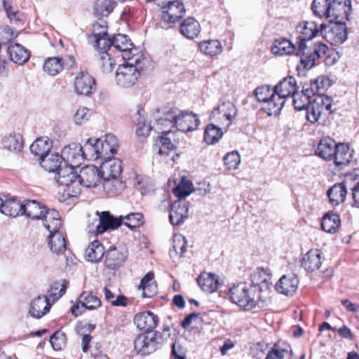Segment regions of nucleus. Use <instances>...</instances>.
<instances>
[{
    "instance_id": "6",
    "label": "nucleus",
    "mask_w": 359,
    "mask_h": 359,
    "mask_svg": "<svg viewBox=\"0 0 359 359\" xmlns=\"http://www.w3.org/2000/svg\"><path fill=\"white\" fill-rule=\"evenodd\" d=\"M163 339L159 332H147L139 334L134 341V348L137 354L148 355L163 344Z\"/></svg>"
},
{
    "instance_id": "45",
    "label": "nucleus",
    "mask_w": 359,
    "mask_h": 359,
    "mask_svg": "<svg viewBox=\"0 0 359 359\" xmlns=\"http://www.w3.org/2000/svg\"><path fill=\"white\" fill-rule=\"evenodd\" d=\"M102 179L103 189L109 196L118 194L124 189L123 183L118 177H102Z\"/></svg>"
},
{
    "instance_id": "49",
    "label": "nucleus",
    "mask_w": 359,
    "mask_h": 359,
    "mask_svg": "<svg viewBox=\"0 0 359 359\" xmlns=\"http://www.w3.org/2000/svg\"><path fill=\"white\" fill-rule=\"evenodd\" d=\"M198 47L202 53L208 56L219 55L222 51V46L218 40H205L198 43Z\"/></svg>"
},
{
    "instance_id": "11",
    "label": "nucleus",
    "mask_w": 359,
    "mask_h": 359,
    "mask_svg": "<svg viewBox=\"0 0 359 359\" xmlns=\"http://www.w3.org/2000/svg\"><path fill=\"white\" fill-rule=\"evenodd\" d=\"M95 214L99 217L98 223L95 230H90V232L102 234L108 230H114L123 224L122 216L115 217L109 211H97Z\"/></svg>"
},
{
    "instance_id": "43",
    "label": "nucleus",
    "mask_w": 359,
    "mask_h": 359,
    "mask_svg": "<svg viewBox=\"0 0 359 359\" xmlns=\"http://www.w3.org/2000/svg\"><path fill=\"white\" fill-rule=\"evenodd\" d=\"M198 284L203 291L208 293L216 291L219 285L217 276L211 273L201 274L198 278Z\"/></svg>"
},
{
    "instance_id": "63",
    "label": "nucleus",
    "mask_w": 359,
    "mask_h": 359,
    "mask_svg": "<svg viewBox=\"0 0 359 359\" xmlns=\"http://www.w3.org/2000/svg\"><path fill=\"white\" fill-rule=\"evenodd\" d=\"M311 101L305 95L297 92L292 97V104L295 110H305Z\"/></svg>"
},
{
    "instance_id": "16",
    "label": "nucleus",
    "mask_w": 359,
    "mask_h": 359,
    "mask_svg": "<svg viewBox=\"0 0 359 359\" xmlns=\"http://www.w3.org/2000/svg\"><path fill=\"white\" fill-rule=\"evenodd\" d=\"M74 90L77 94L89 96L96 89L95 81L87 72H79L74 79Z\"/></svg>"
},
{
    "instance_id": "13",
    "label": "nucleus",
    "mask_w": 359,
    "mask_h": 359,
    "mask_svg": "<svg viewBox=\"0 0 359 359\" xmlns=\"http://www.w3.org/2000/svg\"><path fill=\"white\" fill-rule=\"evenodd\" d=\"M102 179L101 168L90 165L83 168L79 175H78L77 182H79V187L83 185L86 187H95L97 186Z\"/></svg>"
},
{
    "instance_id": "9",
    "label": "nucleus",
    "mask_w": 359,
    "mask_h": 359,
    "mask_svg": "<svg viewBox=\"0 0 359 359\" xmlns=\"http://www.w3.org/2000/svg\"><path fill=\"white\" fill-rule=\"evenodd\" d=\"M158 6L161 8L162 21L168 25V27L178 22L186 13L184 5L178 0H164Z\"/></svg>"
},
{
    "instance_id": "56",
    "label": "nucleus",
    "mask_w": 359,
    "mask_h": 359,
    "mask_svg": "<svg viewBox=\"0 0 359 359\" xmlns=\"http://www.w3.org/2000/svg\"><path fill=\"white\" fill-rule=\"evenodd\" d=\"M116 63L107 52L99 53L98 65L104 74L112 72Z\"/></svg>"
},
{
    "instance_id": "29",
    "label": "nucleus",
    "mask_w": 359,
    "mask_h": 359,
    "mask_svg": "<svg viewBox=\"0 0 359 359\" xmlns=\"http://www.w3.org/2000/svg\"><path fill=\"white\" fill-rule=\"evenodd\" d=\"M102 177H118L122 172L121 161L111 157L104 159L100 164Z\"/></svg>"
},
{
    "instance_id": "57",
    "label": "nucleus",
    "mask_w": 359,
    "mask_h": 359,
    "mask_svg": "<svg viewBox=\"0 0 359 359\" xmlns=\"http://www.w3.org/2000/svg\"><path fill=\"white\" fill-rule=\"evenodd\" d=\"M122 217L123 224H124L130 229H134L137 227H139L144 223V217L142 214L140 212L130 213L126 216H122Z\"/></svg>"
},
{
    "instance_id": "46",
    "label": "nucleus",
    "mask_w": 359,
    "mask_h": 359,
    "mask_svg": "<svg viewBox=\"0 0 359 359\" xmlns=\"http://www.w3.org/2000/svg\"><path fill=\"white\" fill-rule=\"evenodd\" d=\"M104 255L103 245L98 241L92 242L86 250V259L88 262H98Z\"/></svg>"
},
{
    "instance_id": "2",
    "label": "nucleus",
    "mask_w": 359,
    "mask_h": 359,
    "mask_svg": "<svg viewBox=\"0 0 359 359\" xmlns=\"http://www.w3.org/2000/svg\"><path fill=\"white\" fill-rule=\"evenodd\" d=\"M125 61L126 63L120 65L116 70V80L118 86L128 88L133 86L144 72L148 60L143 54H137Z\"/></svg>"
},
{
    "instance_id": "60",
    "label": "nucleus",
    "mask_w": 359,
    "mask_h": 359,
    "mask_svg": "<svg viewBox=\"0 0 359 359\" xmlns=\"http://www.w3.org/2000/svg\"><path fill=\"white\" fill-rule=\"evenodd\" d=\"M292 351L286 348H271L264 359H291Z\"/></svg>"
},
{
    "instance_id": "15",
    "label": "nucleus",
    "mask_w": 359,
    "mask_h": 359,
    "mask_svg": "<svg viewBox=\"0 0 359 359\" xmlns=\"http://www.w3.org/2000/svg\"><path fill=\"white\" fill-rule=\"evenodd\" d=\"M101 306L100 299L91 292H82L76 304L74 305L71 309L72 313L78 316L82 313V311H79L80 308L84 309L93 310L99 308Z\"/></svg>"
},
{
    "instance_id": "36",
    "label": "nucleus",
    "mask_w": 359,
    "mask_h": 359,
    "mask_svg": "<svg viewBox=\"0 0 359 359\" xmlns=\"http://www.w3.org/2000/svg\"><path fill=\"white\" fill-rule=\"evenodd\" d=\"M22 210L23 203L15 198L2 200L0 212L7 217L15 218L22 215Z\"/></svg>"
},
{
    "instance_id": "38",
    "label": "nucleus",
    "mask_w": 359,
    "mask_h": 359,
    "mask_svg": "<svg viewBox=\"0 0 359 359\" xmlns=\"http://www.w3.org/2000/svg\"><path fill=\"white\" fill-rule=\"evenodd\" d=\"M162 136L159 137L154 146V149L158 150L159 155H168L169 152L175 150L177 146L168 137L172 133L170 130H161Z\"/></svg>"
},
{
    "instance_id": "1",
    "label": "nucleus",
    "mask_w": 359,
    "mask_h": 359,
    "mask_svg": "<svg viewBox=\"0 0 359 359\" xmlns=\"http://www.w3.org/2000/svg\"><path fill=\"white\" fill-rule=\"evenodd\" d=\"M118 140L113 134H107L104 139L88 138L82 146L84 160L96 161L109 158L116 154Z\"/></svg>"
},
{
    "instance_id": "62",
    "label": "nucleus",
    "mask_w": 359,
    "mask_h": 359,
    "mask_svg": "<svg viewBox=\"0 0 359 359\" xmlns=\"http://www.w3.org/2000/svg\"><path fill=\"white\" fill-rule=\"evenodd\" d=\"M254 95L258 102H264L272 96V89L269 85H263L255 88Z\"/></svg>"
},
{
    "instance_id": "8",
    "label": "nucleus",
    "mask_w": 359,
    "mask_h": 359,
    "mask_svg": "<svg viewBox=\"0 0 359 359\" xmlns=\"http://www.w3.org/2000/svg\"><path fill=\"white\" fill-rule=\"evenodd\" d=\"M327 50L328 46L321 42L314 43L312 48L301 43L299 53L302 65L305 69H310L314 66L316 60L325 55Z\"/></svg>"
},
{
    "instance_id": "61",
    "label": "nucleus",
    "mask_w": 359,
    "mask_h": 359,
    "mask_svg": "<svg viewBox=\"0 0 359 359\" xmlns=\"http://www.w3.org/2000/svg\"><path fill=\"white\" fill-rule=\"evenodd\" d=\"M225 165L229 170H236L241 163V157L238 151H233L226 154L223 158Z\"/></svg>"
},
{
    "instance_id": "10",
    "label": "nucleus",
    "mask_w": 359,
    "mask_h": 359,
    "mask_svg": "<svg viewBox=\"0 0 359 359\" xmlns=\"http://www.w3.org/2000/svg\"><path fill=\"white\" fill-rule=\"evenodd\" d=\"M327 27L326 24L321 23L318 25L315 21L300 22L296 27L297 43H306V41L313 39L319 34H323Z\"/></svg>"
},
{
    "instance_id": "18",
    "label": "nucleus",
    "mask_w": 359,
    "mask_h": 359,
    "mask_svg": "<svg viewBox=\"0 0 359 359\" xmlns=\"http://www.w3.org/2000/svg\"><path fill=\"white\" fill-rule=\"evenodd\" d=\"M175 127L179 131L187 133L196 130L200 123L198 116L191 111L179 109Z\"/></svg>"
},
{
    "instance_id": "35",
    "label": "nucleus",
    "mask_w": 359,
    "mask_h": 359,
    "mask_svg": "<svg viewBox=\"0 0 359 359\" xmlns=\"http://www.w3.org/2000/svg\"><path fill=\"white\" fill-rule=\"evenodd\" d=\"M181 34L189 39H194L201 33V28L199 22L194 18L189 17L180 24Z\"/></svg>"
},
{
    "instance_id": "33",
    "label": "nucleus",
    "mask_w": 359,
    "mask_h": 359,
    "mask_svg": "<svg viewBox=\"0 0 359 359\" xmlns=\"http://www.w3.org/2000/svg\"><path fill=\"white\" fill-rule=\"evenodd\" d=\"M353 158V151L346 144H337L333 161L338 167L343 168L349 164Z\"/></svg>"
},
{
    "instance_id": "14",
    "label": "nucleus",
    "mask_w": 359,
    "mask_h": 359,
    "mask_svg": "<svg viewBox=\"0 0 359 359\" xmlns=\"http://www.w3.org/2000/svg\"><path fill=\"white\" fill-rule=\"evenodd\" d=\"M112 46L119 52H121V56L124 60L130 59L131 57L137 54H142L136 48H133V44L128 36L118 34L112 39Z\"/></svg>"
},
{
    "instance_id": "64",
    "label": "nucleus",
    "mask_w": 359,
    "mask_h": 359,
    "mask_svg": "<svg viewBox=\"0 0 359 359\" xmlns=\"http://www.w3.org/2000/svg\"><path fill=\"white\" fill-rule=\"evenodd\" d=\"M90 115L89 109L86 107H80L74 114V123L77 125H82L89 120Z\"/></svg>"
},
{
    "instance_id": "31",
    "label": "nucleus",
    "mask_w": 359,
    "mask_h": 359,
    "mask_svg": "<svg viewBox=\"0 0 359 359\" xmlns=\"http://www.w3.org/2000/svg\"><path fill=\"white\" fill-rule=\"evenodd\" d=\"M321 255L318 249L309 250L302 258V267L309 273L318 269L322 264Z\"/></svg>"
},
{
    "instance_id": "20",
    "label": "nucleus",
    "mask_w": 359,
    "mask_h": 359,
    "mask_svg": "<svg viewBox=\"0 0 359 359\" xmlns=\"http://www.w3.org/2000/svg\"><path fill=\"white\" fill-rule=\"evenodd\" d=\"M299 281L294 273L283 275L276 284V290L285 296H292L298 288Z\"/></svg>"
},
{
    "instance_id": "52",
    "label": "nucleus",
    "mask_w": 359,
    "mask_h": 359,
    "mask_svg": "<svg viewBox=\"0 0 359 359\" xmlns=\"http://www.w3.org/2000/svg\"><path fill=\"white\" fill-rule=\"evenodd\" d=\"M323 79H317L311 81L309 83H306L299 93L305 95L310 100V98L316 95H322L323 91Z\"/></svg>"
},
{
    "instance_id": "34",
    "label": "nucleus",
    "mask_w": 359,
    "mask_h": 359,
    "mask_svg": "<svg viewBox=\"0 0 359 359\" xmlns=\"http://www.w3.org/2000/svg\"><path fill=\"white\" fill-rule=\"evenodd\" d=\"M44 227L49 233H55L60 231L62 225L61 217L58 211L54 209H48L41 219Z\"/></svg>"
},
{
    "instance_id": "54",
    "label": "nucleus",
    "mask_w": 359,
    "mask_h": 359,
    "mask_svg": "<svg viewBox=\"0 0 359 359\" xmlns=\"http://www.w3.org/2000/svg\"><path fill=\"white\" fill-rule=\"evenodd\" d=\"M222 129L214 124H209L206 126L204 132V140L209 144L217 142L222 137Z\"/></svg>"
},
{
    "instance_id": "48",
    "label": "nucleus",
    "mask_w": 359,
    "mask_h": 359,
    "mask_svg": "<svg viewBox=\"0 0 359 359\" xmlns=\"http://www.w3.org/2000/svg\"><path fill=\"white\" fill-rule=\"evenodd\" d=\"M2 144L5 149L15 153L20 152L24 144L22 136L20 133L6 136L3 139Z\"/></svg>"
},
{
    "instance_id": "55",
    "label": "nucleus",
    "mask_w": 359,
    "mask_h": 359,
    "mask_svg": "<svg viewBox=\"0 0 359 359\" xmlns=\"http://www.w3.org/2000/svg\"><path fill=\"white\" fill-rule=\"evenodd\" d=\"M67 283L65 280L62 282H54L48 290L50 299L53 302L59 299L66 292Z\"/></svg>"
},
{
    "instance_id": "53",
    "label": "nucleus",
    "mask_w": 359,
    "mask_h": 359,
    "mask_svg": "<svg viewBox=\"0 0 359 359\" xmlns=\"http://www.w3.org/2000/svg\"><path fill=\"white\" fill-rule=\"evenodd\" d=\"M193 191L194 187L191 181L184 177L179 184L173 189V194L181 201L188 196Z\"/></svg>"
},
{
    "instance_id": "7",
    "label": "nucleus",
    "mask_w": 359,
    "mask_h": 359,
    "mask_svg": "<svg viewBox=\"0 0 359 359\" xmlns=\"http://www.w3.org/2000/svg\"><path fill=\"white\" fill-rule=\"evenodd\" d=\"M332 102L331 97L325 95H317L308 104L306 110V118L308 121L314 123L323 114L328 116L332 113Z\"/></svg>"
},
{
    "instance_id": "40",
    "label": "nucleus",
    "mask_w": 359,
    "mask_h": 359,
    "mask_svg": "<svg viewBox=\"0 0 359 359\" xmlns=\"http://www.w3.org/2000/svg\"><path fill=\"white\" fill-rule=\"evenodd\" d=\"M40 161V165L48 172H56L63 165L61 155L57 153H48L43 156Z\"/></svg>"
},
{
    "instance_id": "32",
    "label": "nucleus",
    "mask_w": 359,
    "mask_h": 359,
    "mask_svg": "<svg viewBox=\"0 0 359 359\" xmlns=\"http://www.w3.org/2000/svg\"><path fill=\"white\" fill-rule=\"evenodd\" d=\"M10 60L15 64L23 65L30 57L29 51L20 43H11L8 48Z\"/></svg>"
},
{
    "instance_id": "59",
    "label": "nucleus",
    "mask_w": 359,
    "mask_h": 359,
    "mask_svg": "<svg viewBox=\"0 0 359 359\" xmlns=\"http://www.w3.org/2000/svg\"><path fill=\"white\" fill-rule=\"evenodd\" d=\"M50 343L55 351L62 349L67 344L66 334L60 331H57L50 337Z\"/></svg>"
},
{
    "instance_id": "39",
    "label": "nucleus",
    "mask_w": 359,
    "mask_h": 359,
    "mask_svg": "<svg viewBox=\"0 0 359 359\" xmlns=\"http://www.w3.org/2000/svg\"><path fill=\"white\" fill-rule=\"evenodd\" d=\"M139 289L142 290V297L151 298L157 293V285L154 280V273L148 272L141 280Z\"/></svg>"
},
{
    "instance_id": "41",
    "label": "nucleus",
    "mask_w": 359,
    "mask_h": 359,
    "mask_svg": "<svg viewBox=\"0 0 359 359\" xmlns=\"http://www.w3.org/2000/svg\"><path fill=\"white\" fill-rule=\"evenodd\" d=\"M48 245L50 250L56 254L65 252L67 248V242L63 233L61 231L50 233Z\"/></svg>"
},
{
    "instance_id": "50",
    "label": "nucleus",
    "mask_w": 359,
    "mask_h": 359,
    "mask_svg": "<svg viewBox=\"0 0 359 359\" xmlns=\"http://www.w3.org/2000/svg\"><path fill=\"white\" fill-rule=\"evenodd\" d=\"M115 0H96L94 4V14L97 16H108L115 8Z\"/></svg>"
},
{
    "instance_id": "24",
    "label": "nucleus",
    "mask_w": 359,
    "mask_h": 359,
    "mask_svg": "<svg viewBox=\"0 0 359 359\" xmlns=\"http://www.w3.org/2000/svg\"><path fill=\"white\" fill-rule=\"evenodd\" d=\"M127 257V250L123 248H110L107 253L104 260L106 267L114 269L121 266Z\"/></svg>"
},
{
    "instance_id": "4",
    "label": "nucleus",
    "mask_w": 359,
    "mask_h": 359,
    "mask_svg": "<svg viewBox=\"0 0 359 359\" xmlns=\"http://www.w3.org/2000/svg\"><path fill=\"white\" fill-rule=\"evenodd\" d=\"M257 291L247 283H240L229 290V296L233 303L245 311L255 307L256 299L259 297Z\"/></svg>"
},
{
    "instance_id": "3",
    "label": "nucleus",
    "mask_w": 359,
    "mask_h": 359,
    "mask_svg": "<svg viewBox=\"0 0 359 359\" xmlns=\"http://www.w3.org/2000/svg\"><path fill=\"white\" fill-rule=\"evenodd\" d=\"M311 9L315 16L320 18L349 19L351 13V0H313Z\"/></svg>"
},
{
    "instance_id": "23",
    "label": "nucleus",
    "mask_w": 359,
    "mask_h": 359,
    "mask_svg": "<svg viewBox=\"0 0 359 359\" xmlns=\"http://www.w3.org/2000/svg\"><path fill=\"white\" fill-rule=\"evenodd\" d=\"M271 275L263 268L256 269L251 275V286L255 289L257 292H264L267 290L272 285Z\"/></svg>"
},
{
    "instance_id": "51",
    "label": "nucleus",
    "mask_w": 359,
    "mask_h": 359,
    "mask_svg": "<svg viewBox=\"0 0 359 359\" xmlns=\"http://www.w3.org/2000/svg\"><path fill=\"white\" fill-rule=\"evenodd\" d=\"M278 95L272 91V96L264 103L265 104L263 109L269 115H276L278 114L285 104V100L278 98Z\"/></svg>"
},
{
    "instance_id": "25",
    "label": "nucleus",
    "mask_w": 359,
    "mask_h": 359,
    "mask_svg": "<svg viewBox=\"0 0 359 359\" xmlns=\"http://www.w3.org/2000/svg\"><path fill=\"white\" fill-rule=\"evenodd\" d=\"M158 322V318L151 311H144L136 314L134 317V323L137 327L145 332H152Z\"/></svg>"
},
{
    "instance_id": "26",
    "label": "nucleus",
    "mask_w": 359,
    "mask_h": 359,
    "mask_svg": "<svg viewBox=\"0 0 359 359\" xmlns=\"http://www.w3.org/2000/svg\"><path fill=\"white\" fill-rule=\"evenodd\" d=\"M49 301L50 299L46 296H38L34 298L30 303L29 315L36 319L42 318L50 311L51 304Z\"/></svg>"
},
{
    "instance_id": "58",
    "label": "nucleus",
    "mask_w": 359,
    "mask_h": 359,
    "mask_svg": "<svg viewBox=\"0 0 359 359\" xmlns=\"http://www.w3.org/2000/svg\"><path fill=\"white\" fill-rule=\"evenodd\" d=\"M330 37H333L334 42L336 43H342L347 39L346 27L344 25H334L329 31Z\"/></svg>"
},
{
    "instance_id": "12",
    "label": "nucleus",
    "mask_w": 359,
    "mask_h": 359,
    "mask_svg": "<svg viewBox=\"0 0 359 359\" xmlns=\"http://www.w3.org/2000/svg\"><path fill=\"white\" fill-rule=\"evenodd\" d=\"M61 157L65 165L79 167L84 161L82 146L76 143L65 146L62 151Z\"/></svg>"
},
{
    "instance_id": "21",
    "label": "nucleus",
    "mask_w": 359,
    "mask_h": 359,
    "mask_svg": "<svg viewBox=\"0 0 359 359\" xmlns=\"http://www.w3.org/2000/svg\"><path fill=\"white\" fill-rule=\"evenodd\" d=\"M74 64V60L72 57H69L68 60L60 57H48L44 62L43 70L50 76H55L62 72L65 65L71 67Z\"/></svg>"
},
{
    "instance_id": "19",
    "label": "nucleus",
    "mask_w": 359,
    "mask_h": 359,
    "mask_svg": "<svg viewBox=\"0 0 359 359\" xmlns=\"http://www.w3.org/2000/svg\"><path fill=\"white\" fill-rule=\"evenodd\" d=\"M272 91L278 96V99L282 100L285 101L287 97H293L297 92L295 78L287 76L283 79L273 88Z\"/></svg>"
},
{
    "instance_id": "28",
    "label": "nucleus",
    "mask_w": 359,
    "mask_h": 359,
    "mask_svg": "<svg viewBox=\"0 0 359 359\" xmlns=\"http://www.w3.org/2000/svg\"><path fill=\"white\" fill-rule=\"evenodd\" d=\"M299 49V43L294 44L287 39H280L275 40L271 47V52L277 55L295 54L300 57Z\"/></svg>"
},
{
    "instance_id": "47",
    "label": "nucleus",
    "mask_w": 359,
    "mask_h": 359,
    "mask_svg": "<svg viewBox=\"0 0 359 359\" xmlns=\"http://www.w3.org/2000/svg\"><path fill=\"white\" fill-rule=\"evenodd\" d=\"M51 147L52 143L48 139L40 137L31 144L30 151L34 155L39 156L41 160L43 156L50 153Z\"/></svg>"
},
{
    "instance_id": "30",
    "label": "nucleus",
    "mask_w": 359,
    "mask_h": 359,
    "mask_svg": "<svg viewBox=\"0 0 359 359\" xmlns=\"http://www.w3.org/2000/svg\"><path fill=\"white\" fill-rule=\"evenodd\" d=\"M336 142L330 137L321 139L315 151L316 154L325 161H332L336 149Z\"/></svg>"
},
{
    "instance_id": "42",
    "label": "nucleus",
    "mask_w": 359,
    "mask_h": 359,
    "mask_svg": "<svg viewBox=\"0 0 359 359\" xmlns=\"http://www.w3.org/2000/svg\"><path fill=\"white\" fill-rule=\"evenodd\" d=\"M330 202L333 205H337L345 201L347 190L344 183H337L330 188L327 192Z\"/></svg>"
},
{
    "instance_id": "5",
    "label": "nucleus",
    "mask_w": 359,
    "mask_h": 359,
    "mask_svg": "<svg viewBox=\"0 0 359 359\" xmlns=\"http://www.w3.org/2000/svg\"><path fill=\"white\" fill-rule=\"evenodd\" d=\"M76 167L64 164L55 172V178L60 186L65 187L64 195L68 198L77 197L81 193L78 175L74 170Z\"/></svg>"
},
{
    "instance_id": "37",
    "label": "nucleus",
    "mask_w": 359,
    "mask_h": 359,
    "mask_svg": "<svg viewBox=\"0 0 359 359\" xmlns=\"http://www.w3.org/2000/svg\"><path fill=\"white\" fill-rule=\"evenodd\" d=\"M222 115L228 121L227 126L231 125L237 115V109L234 104L230 101H226L219 105L211 114V117Z\"/></svg>"
},
{
    "instance_id": "22",
    "label": "nucleus",
    "mask_w": 359,
    "mask_h": 359,
    "mask_svg": "<svg viewBox=\"0 0 359 359\" xmlns=\"http://www.w3.org/2000/svg\"><path fill=\"white\" fill-rule=\"evenodd\" d=\"M189 206L180 200L175 201L170 208L169 219L173 226H180L188 218Z\"/></svg>"
},
{
    "instance_id": "44",
    "label": "nucleus",
    "mask_w": 359,
    "mask_h": 359,
    "mask_svg": "<svg viewBox=\"0 0 359 359\" xmlns=\"http://www.w3.org/2000/svg\"><path fill=\"white\" fill-rule=\"evenodd\" d=\"M341 225L340 217L337 213L329 212L323 217L322 229L327 233H334Z\"/></svg>"
},
{
    "instance_id": "27",
    "label": "nucleus",
    "mask_w": 359,
    "mask_h": 359,
    "mask_svg": "<svg viewBox=\"0 0 359 359\" xmlns=\"http://www.w3.org/2000/svg\"><path fill=\"white\" fill-rule=\"evenodd\" d=\"M47 210L43 204L37 201L27 200L23 202L22 215L34 220H41Z\"/></svg>"
},
{
    "instance_id": "17",
    "label": "nucleus",
    "mask_w": 359,
    "mask_h": 359,
    "mask_svg": "<svg viewBox=\"0 0 359 359\" xmlns=\"http://www.w3.org/2000/svg\"><path fill=\"white\" fill-rule=\"evenodd\" d=\"M179 109L177 108H170L163 109L161 111L158 110L155 115L156 125L161 130H168L175 127Z\"/></svg>"
}]
</instances>
